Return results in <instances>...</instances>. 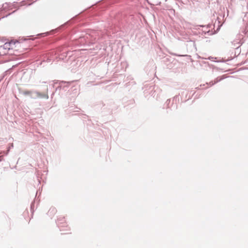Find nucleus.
Here are the masks:
<instances>
[{"label":"nucleus","mask_w":248,"mask_h":248,"mask_svg":"<svg viewBox=\"0 0 248 248\" xmlns=\"http://www.w3.org/2000/svg\"><path fill=\"white\" fill-rule=\"evenodd\" d=\"M19 44L18 41H11L5 43L2 46H0L1 49L0 51L2 56L6 55L10 49H14L16 48V44Z\"/></svg>","instance_id":"obj_1"},{"label":"nucleus","mask_w":248,"mask_h":248,"mask_svg":"<svg viewBox=\"0 0 248 248\" xmlns=\"http://www.w3.org/2000/svg\"><path fill=\"white\" fill-rule=\"evenodd\" d=\"M37 96L39 97H41V98H48V95H46V94H42L41 93H37Z\"/></svg>","instance_id":"obj_2"},{"label":"nucleus","mask_w":248,"mask_h":248,"mask_svg":"<svg viewBox=\"0 0 248 248\" xmlns=\"http://www.w3.org/2000/svg\"><path fill=\"white\" fill-rule=\"evenodd\" d=\"M25 93L26 94H30L31 93V92L30 91H27V92H25Z\"/></svg>","instance_id":"obj_3"},{"label":"nucleus","mask_w":248,"mask_h":248,"mask_svg":"<svg viewBox=\"0 0 248 248\" xmlns=\"http://www.w3.org/2000/svg\"><path fill=\"white\" fill-rule=\"evenodd\" d=\"M0 55H1V51H0Z\"/></svg>","instance_id":"obj_4"}]
</instances>
